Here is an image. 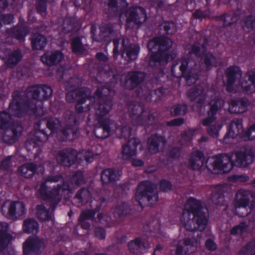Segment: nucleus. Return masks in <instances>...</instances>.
Returning a JSON list of instances; mask_svg holds the SVG:
<instances>
[{
	"mask_svg": "<svg viewBox=\"0 0 255 255\" xmlns=\"http://www.w3.org/2000/svg\"><path fill=\"white\" fill-rule=\"evenodd\" d=\"M254 154L250 148H243L236 151L232 157L228 155H220L209 157L206 162L208 170L214 174L228 173L233 165L242 167L252 163Z\"/></svg>",
	"mask_w": 255,
	"mask_h": 255,
	"instance_id": "f257e3e1",
	"label": "nucleus"
},
{
	"mask_svg": "<svg viewBox=\"0 0 255 255\" xmlns=\"http://www.w3.org/2000/svg\"><path fill=\"white\" fill-rule=\"evenodd\" d=\"M226 86L229 92L245 91L252 92L255 90V69L249 72L241 80L242 72L239 67H231L226 71Z\"/></svg>",
	"mask_w": 255,
	"mask_h": 255,
	"instance_id": "f03ea898",
	"label": "nucleus"
},
{
	"mask_svg": "<svg viewBox=\"0 0 255 255\" xmlns=\"http://www.w3.org/2000/svg\"><path fill=\"white\" fill-rule=\"evenodd\" d=\"M135 198L141 206H152L158 200L157 192L154 185L149 181L141 182L138 186Z\"/></svg>",
	"mask_w": 255,
	"mask_h": 255,
	"instance_id": "7ed1b4c3",
	"label": "nucleus"
},
{
	"mask_svg": "<svg viewBox=\"0 0 255 255\" xmlns=\"http://www.w3.org/2000/svg\"><path fill=\"white\" fill-rule=\"evenodd\" d=\"M171 45V40L165 37H157L151 40L148 44V49L151 51L158 47L160 51L156 54L150 56V64L154 66V65L152 63H166L167 61L169 59V57L167 56V51L165 50L169 48Z\"/></svg>",
	"mask_w": 255,
	"mask_h": 255,
	"instance_id": "20e7f679",
	"label": "nucleus"
},
{
	"mask_svg": "<svg viewBox=\"0 0 255 255\" xmlns=\"http://www.w3.org/2000/svg\"><path fill=\"white\" fill-rule=\"evenodd\" d=\"M10 116L5 112L0 113V128H5L3 135L4 141L9 144L15 142L20 135L22 126L17 122L10 123Z\"/></svg>",
	"mask_w": 255,
	"mask_h": 255,
	"instance_id": "39448f33",
	"label": "nucleus"
},
{
	"mask_svg": "<svg viewBox=\"0 0 255 255\" xmlns=\"http://www.w3.org/2000/svg\"><path fill=\"white\" fill-rule=\"evenodd\" d=\"M62 181V179L60 176L49 177L45 181L42 182L37 189L38 194L44 199L48 197H53L59 194L65 190H68L70 186L64 184L63 187H61L56 182Z\"/></svg>",
	"mask_w": 255,
	"mask_h": 255,
	"instance_id": "423d86ee",
	"label": "nucleus"
},
{
	"mask_svg": "<svg viewBox=\"0 0 255 255\" xmlns=\"http://www.w3.org/2000/svg\"><path fill=\"white\" fill-rule=\"evenodd\" d=\"M224 106V101L218 100L211 104L210 110L208 113L209 117L204 120L202 124L204 126H209L207 131L209 134L213 137L217 138L219 131L222 127V124L219 121H216L213 116Z\"/></svg>",
	"mask_w": 255,
	"mask_h": 255,
	"instance_id": "0eeeda50",
	"label": "nucleus"
},
{
	"mask_svg": "<svg viewBox=\"0 0 255 255\" xmlns=\"http://www.w3.org/2000/svg\"><path fill=\"white\" fill-rule=\"evenodd\" d=\"M181 223L188 231H193L197 229L202 231L206 228L207 219L206 215L201 212H200L199 216H195L194 213L183 212Z\"/></svg>",
	"mask_w": 255,
	"mask_h": 255,
	"instance_id": "6e6552de",
	"label": "nucleus"
},
{
	"mask_svg": "<svg viewBox=\"0 0 255 255\" xmlns=\"http://www.w3.org/2000/svg\"><path fill=\"white\" fill-rule=\"evenodd\" d=\"M1 212L7 218L17 220L25 214L26 208L22 202L7 201L2 206Z\"/></svg>",
	"mask_w": 255,
	"mask_h": 255,
	"instance_id": "1a4fd4ad",
	"label": "nucleus"
},
{
	"mask_svg": "<svg viewBox=\"0 0 255 255\" xmlns=\"http://www.w3.org/2000/svg\"><path fill=\"white\" fill-rule=\"evenodd\" d=\"M115 132H118L117 123L109 119L98 120V123L94 129V133L97 137L101 138H106Z\"/></svg>",
	"mask_w": 255,
	"mask_h": 255,
	"instance_id": "9d476101",
	"label": "nucleus"
},
{
	"mask_svg": "<svg viewBox=\"0 0 255 255\" xmlns=\"http://www.w3.org/2000/svg\"><path fill=\"white\" fill-rule=\"evenodd\" d=\"M90 91L88 89H82L69 92L66 95V100L68 102H76V110L78 112H84L86 110L81 105L83 104L86 99H89Z\"/></svg>",
	"mask_w": 255,
	"mask_h": 255,
	"instance_id": "9b49d317",
	"label": "nucleus"
},
{
	"mask_svg": "<svg viewBox=\"0 0 255 255\" xmlns=\"http://www.w3.org/2000/svg\"><path fill=\"white\" fill-rule=\"evenodd\" d=\"M94 99L98 103L95 107L96 115L99 117L106 116L112 108V102L99 91L96 92Z\"/></svg>",
	"mask_w": 255,
	"mask_h": 255,
	"instance_id": "f8f14e48",
	"label": "nucleus"
},
{
	"mask_svg": "<svg viewBox=\"0 0 255 255\" xmlns=\"http://www.w3.org/2000/svg\"><path fill=\"white\" fill-rule=\"evenodd\" d=\"M25 106L23 103L19 92H14L13 95L12 101L8 108L10 114L17 117H22L26 112Z\"/></svg>",
	"mask_w": 255,
	"mask_h": 255,
	"instance_id": "ddd939ff",
	"label": "nucleus"
},
{
	"mask_svg": "<svg viewBox=\"0 0 255 255\" xmlns=\"http://www.w3.org/2000/svg\"><path fill=\"white\" fill-rule=\"evenodd\" d=\"M249 196L250 193L249 191L242 189L238 191L236 194L235 200L236 212L240 216H244V214L243 213H240L237 209L245 210L249 203Z\"/></svg>",
	"mask_w": 255,
	"mask_h": 255,
	"instance_id": "4468645a",
	"label": "nucleus"
},
{
	"mask_svg": "<svg viewBox=\"0 0 255 255\" xmlns=\"http://www.w3.org/2000/svg\"><path fill=\"white\" fill-rule=\"evenodd\" d=\"M127 20L129 21L140 24L144 22L147 19L144 9L141 7L130 8L126 14Z\"/></svg>",
	"mask_w": 255,
	"mask_h": 255,
	"instance_id": "2eb2a0df",
	"label": "nucleus"
},
{
	"mask_svg": "<svg viewBox=\"0 0 255 255\" xmlns=\"http://www.w3.org/2000/svg\"><path fill=\"white\" fill-rule=\"evenodd\" d=\"M139 143V140L136 138H132L129 139L128 143L123 147V158L128 160L134 156L136 153L137 147Z\"/></svg>",
	"mask_w": 255,
	"mask_h": 255,
	"instance_id": "dca6fc26",
	"label": "nucleus"
},
{
	"mask_svg": "<svg viewBox=\"0 0 255 255\" xmlns=\"http://www.w3.org/2000/svg\"><path fill=\"white\" fill-rule=\"evenodd\" d=\"M76 152L72 150H62L58 152L56 159L57 162L66 166H70L76 159Z\"/></svg>",
	"mask_w": 255,
	"mask_h": 255,
	"instance_id": "f3484780",
	"label": "nucleus"
},
{
	"mask_svg": "<svg viewBox=\"0 0 255 255\" xmlns=\"http://www.w3.org/2000/svg\"><path fill=\"white\" fill-rule=\"evenodd\" d=\"M44 247V243L43 241L38 238H29L24 243L23 245V252L25 254L31 253L34 251H39L43 249Z\"/></svg>",
	"mask_w": 255,
	"mask_h": 255,
	"instance_id": "a211bd4d",
	"label": "nucleus"
},
{
	"mask_svg": "<svg viewBox=\"0 0 255 255\" xmlns=\"http://www.w3.org/2000/svg\"><path fill=\"white\" fill-rule=\"evenodd\" d=\"M29 91L32 93L31 96L33 99L40 100L48 98L51 96L52 93L51 88L47 86L31 87L29 89Z\"/></svg>",
	"mask_w": 255,
	"mask_h": 255,
	"instance_id": "6ab92c4d",
	"label": "nucleus"
},
{
	"mask_svg": "<svg viewBox=\"0 0 255 255\" xmlns=\"http://www.w3.org/2000/svg\"><path fill=\"white\" fill-rule=\"evenodd\" d=\"M128 43V40H123L124 50L122 56L127 61L134 60L137 58L139 51V47L135 45H129L127 46L126 44Z\"/></svg>",
	"mask_w": 255,
	"mask_h": 255,
	"instance_id": "aec40b11",
	"label": "nucleus"
},
{
	"mask_svg": "<svg viewBox=\"0 0 255 255\" xmlns=\"http://www.w3.org/2000/svg\"><path fill=\"white\" fill-rule=\"evenodd\" d=\"M200 239L198 241L195 239H186L184 241V246L182 248L179 246L177 247L176 253L177 254H192L197 249L198 242H200Z\"/></svg>",
	"mask_w": 255,
	"mask_h": 255,
	"instance_id": "412c9836",
	"label": "nucleus"
},
{
	"mask_svg": "<svg viewBox=\"0 0 255 255\" xmlns=\"http://www.w3.org/2000/svg\"><path fill=\"white\" fill-rule=\"evenodd\" d=\"M63 59V54L59 51L47 52L41 57L42 62L49 66L56 64L60 62Z\"/></svg>",
	"mask_w": 255,
	"mask_h": 255,
	"instance_id": "4be33fe9",
	"label": "nucleus"
},
{
	"mask_svg": "<svg viewBox=\"0 0 255 255\" xmlns=\"http://www.w3.org/2000/svg\"><path fill=\"white\" fill-rule=\"evenodd\" d=\"M165 140L162 136L152 135L148 138L147 148L150 154H155L159 151V147L164 144Z\"/></svg>",
	"mask_w": 255,
	"mask_h": 255,
	"instance_id": "5701e85b",
	"label": "nucleus"
},
{
	"mask_svg": "<svg viewBox=\"0 0 255 255\" xmlns=\"http://www.w3.org/2000/svg\"><path fill=\"white\" fill-rule=\"evenodd\" d=\"M185 210L184 212H188L190 214L194 213L195 216L200 215V212L204 214V211L206 209L203 208L201 203L193 198H190L187 201L185 206Z\"/></svg>",
	"mask_w": 255,
	"mask_h": 255,
	"instance_id": "b1692460",
	"label": "nucleus"
},
{
	"mask_svg": "<svg viewBox=\"0 0 255 255\" xmlns=\"http://www.w3.org/2000/svg\"><path fill=\"white\" fill-rule=\"evenodd\" d=\"M128 248L131 253L144 254L145 251L150 248L148 244H145L139 239L130 241L128 244Z\"/></svg>",
	"mask_w": 255,
	"mask_h": 255,
	"instance_id": "393cba45",
	"label": "nucleus"
},
{
	"mask_svg": "<svg viewBox=\"0 0 255 255\" xmlns=\"http://www.w3.org/2000/svg\"><path fill=\"white\" fill-rule=\"evenodd\" d=\"M204 160L205 157L202 152L195 151L190 156L188 165L193 169L199 170L203 166Z\"/></svg>",
	"mask_w": 255,
	"mask_h": 255,
	"instance_id": "a878e982",
	"label": "nucleus"
},
{
	"mask_svg": "<svg viewBox=\"0 0 255 255\" xmlns=\"http://www.w3.org/2000/svg\"><path fill=\"white\" fill-rule=\"evenodd\" d=\"M8 228L7 223L0 222V250L12 239V236L7 233Z\"/></svg>",
	"mask_w": 255,
	"mask_h": 255,
	"instance_id": "bb28decb",
	"label": "nucleus"
},
{
	"mask_svg": "<svg viewBox=\"0 0 255 255\" xmlns=\"http://www.w3.org/2000/svg\"><path fill=\"white\" fill-rule=\"evenodd\" d=\"M243 132L242 120L241 119H234L231 123L228 136L234 138Z\"/></svg>",
	"mask_w": 255,
	"mask_h": 255,
	"instance_id": "cd10ccee",
	"label": "nucleus"
},
{
	"mask_svg": "<svg viewBox=\"0 0 255 255\" xmlns=\"http://www.w3.org/2000/svg\"><path fill=\"white\" fill-rule=\"evenodd\" d=\"M247 109V104L241 100H231L229 104V110L232 113H243Z\"/></svg>",
	"mask_w": 255,
	"mask_h": 255,
	"instance_id": "c85d7f7f",
	"label": "nucleus"
},
{
	"mask_svg": "<svg viewBox=\"0 0 255 255\" xmlns=\"http://www.w3.org/2000/svg\"><path fill=\"white\" fill-rule=\"evenodd\" d=\"M120 176L119 171H116L112 169H107L103 172L101 175V180L103 183L107 184L116 181Z\"/></svg>",
	"mask_w": 255,
	"mask_h": 255,
	"instance_id": "c756f323",
	"label": "nucleus"
},
{
	"mask_svg": "<svg viewBox=\"0 0 255 255\" xmlns=\"http://www.w3.org/2000/svg\"><path fill=\"white\" fill-rule=\"evenodd\" d=\"M47 139L46 134L44 132V130L38 131L36 132V138L31 139L26 143V145L28 149H31L30 145H32L33 148H36L37 146H40L42 144L44 141Z\"/></svg>",
	"mask_w": 255,
	"mask_h": 255,
	"instance_id": "7c9ffc66",
	"label": "nucleus"
},
{
	"mask_svg": "<svg viewBox=\"0 0 255 255\" xmlns=\"http://www.w3.org/2000/svg\"><path fill=\"white\" fill-rule=\"evenodd\" d=\"M188 96L192 101L196 100L197 103L201 102L205 99L203 87L201 86H197L191 89L188 92Z\"/></svg>",
	"mask_w": 255,
	"mask_h": 255,
	"instance_id": "2f4dec72",
	"label": "nucleus"
},
{
	"mask_svg": "<svg viewBox=\"0 0 255 255\" xmlns=\"http://www.w3.org/2000/svg\"><path fill=\"white\" fill-rule=\"evenodd\" d=\"M39 228L37 222L34 219L29 218L24 220L23 225V229L26 233H37Z\"/></svg>",
	"mask_w": 255,
	"mask_h": 255,
	"instance_id": "473e14b6",
	"label": "nucleus"
},
{
	"mask_svg": "<svg viewBox=\"0 0 255 255\" xmlns=\"http://www.w3.org/2000/svg\"><path fill=\"white\" fill-rule=\"evenodd\" d=\"M31 43L34 49L40 50L45 46L47 43V40L44 36L37 34L34 35Z\"/></svg>",
	"mask_w": 255,
	"mask_h": 255,
	"instance_id": "72a5a7b5",
	"label": "nucleus"
},
{
	"mask_svg": "<svg viewBox=\"0 0 255 255\" xmlns=\"http://www.w3.org/2000/svg\"><path fill=\"white\" fill-rule=\"evenodd\" d=\"M36 166L32 163L25 164L20 166L18 171L21 175L26 178L31 177L34 174Z\"/></svg>",
	"mask_w": 255,
	"mask_h": 255,
	"instance_id": "f704fd0d",
	"label": "nucleus"
},
{
	"mask_svg": "<svg viewBox=\"0 0 255 255\" xmlns=\"http://www.w3.org/2000/svg\"><path fill=\"white\" fill-rule=\"evenodd\" d=\"M36 214L38 218L42 221H48L52 219V213L42 205L37 206Z\"/></svg>",
	"mask_w": 255,
	"mask_h": 255,
	"instance_id": "c9c22d12",
	"label": "nucleus"
},
{
	"mask_svg": "<svg viewBox=\"0 0 255 255\" xmlns=\"http://www.w3.org/2000/svg\"><path fill=\"white\" fill-rule=\"evenodd\" d=\"M73 51L77 54H84L86 51L85 46L82 43L79 38H76L73 40L72 43Z\"/></svg>",
	"mask_w": 255,
	"mask_h": 255,
	"instance_id": "e433bc0d",
	"label": "nucleus"
},
{
	"mask_svg": "<svg viewBox=\"0 0 255 255\" xmlns=\"http://www.w3.org/2000/svg\"><path fill=\"white\" fill-rule=\"evenodd\" d=\"M145 75L142 72H132L127 76V79L130 80V82L134 84H137L144 79Z\"/></svg>",
	"mask_w": 255,
	"mask_h": 255,
	"instance_id": "4c0bfd02",
	"label": "nucleus"
},
{
	"mask_svg": "<svg viewBox=\"0 0 255 255\" xmlns=\"http://www.w3.org/2000/svg\"><path fill=\"white\" fill-rule=\"evenodd\" d=\"M222 186L217 187L214 190V193L212 196V201L215 204H222L223 203L224 199L222 193L221 192Z\"/></svg>",
	"mask_w": 255,
	"mask_h": 255,
	"instance_id": "58836bf2",
	"label": "nucleus"
},
{
	"mask_svg": "<svg viewBox=\"0 0 255 255\" xmlns=\"http://www.w3.org/2000/svg\"><path fill=\"white\" fill-rule=\"evenodd\" d=\"M242 26L245 31H250L252 30L255 26V18L252 16H249L245 18L243 22Z\"/></svg>",
	"mask_w": 255,
	"mask_h": 255,
	"instance_id": "ea45409f",
	"label": "nucleus"
},
{
	"mask_svg": "<svg viewBox=\"0 0 255 255\" xmlns=\"http://www.w3.org/2000/svg\"><path fill=\"white\" fill-rule=\"evenodd\" d=\"M248 226L245 223H242L233 228L231 230L232 235H240L242 236L247 232Z\"/></svg>",
	"mask_w": 255,
	"mask_h": 255,
	"instance_id": "a19ab883",
	"label": "nucleus"
},
{
	"mask_svg": "<svg viewBox=\"0 0 255 255\" xmlns=\"http://www.w3.org/2000/svg\"><path fill=\"white\" fill-rule=\"evenodd\" d=\"M187 111V106L185 104H177L173 106L171 109V113L173 116L185 114Z\"/></svg>",
	"mask_w": 255,
	"mask_h": 255,
	"instance_id": "79ce46f5",
	"label": "nucleus"
},
{
	"mask_svg": "<svg viewBox=\"0 0 255 255\" xmlns=\"http://www.w3.org/2000/svg\"><path fill=\"white\" fill-rule=\"evenodd\" d=\"M237 19V15L233 13H228L222 17V20L225 26L230 25L236 22Z\"/></svg>",
	"mask_w": 255,
	"mask_h": 255,
	"instance_id": "37998d69",
	"label": "nucleus"
},
{
	"mask_svg": "<svg viewBox=\"0 0 255 255\" xmlns=\"http://www.w3.org/2000/svg\"><path fill=\"white\" fill-rule=\"evenodd\" d=\"M21 59V54L19 51H16L10 56L7 63L10 66L17 64Z\"/></svg>",
	"mask_w": 255,
	"mask_h": 255,
	"instance_id": "c03bdc74",
	"label": "nucleus"
},
{
	"mask_svg": "<svg viewBox=\"0 0 255 255\" xmlns=\"http://www.w3.org/2000/svg\"><path fill=\"white\" fill-rule=\"evenodd\" d=\"M117 128L118 132H115L118 135H121L124 137H128L130 135L131 129L127 125L123 126H119L117 124Z\"/></svg>",
	"mask_w": 255,
	"mask_h": 255,
	"instance_id": "a18cd8bd",
	"label": "nucleus"
},
{
	"mask_svg": "<svg viewBox=\"0 0 255 255\" xmlns=\"http://www.w3.org/2000/svg\"><path fill=\"white\" fill-rule=\"evenodd\" d=\"M76 198L82 202H86L90 198V194L87 189H82L78 192Z\"/></svg>",
	"mask_w": 255,
	"mask_h": 255,
	"instance_id": "49530a36",
	"label": "nucleus"
},
{
	"mask_svg": "<svg viewBox=\"0 0 255 255\" xmlns=\"http://www.w3.org/2000/svg\"><path fill=\"white\" fill-rule=\"evenodd\" d=\"M47 127L52 132H53L60 127V121L57 119L51 118L48 121Z\"/></svg>",
	"mask_w": 255,
	"mask_h": 255,
	"instance_id": "de8ad7c7",
	"label": "nucleus"
},
{
	"mask_svg": "<svg viewBox=\"0 0 255 255\" xmlns=\"http://www.w3.org/2000/svg\"><path fill=\"white\" fill-rule=\"evenodd\" d=\"M129 110L131 115L139 118L142 111V107L139 104L131 105L129 107Z\"/></svg>",
	"mask_w": 255,
	"mask_h": 255,
	"instance_id": "09e8293b",
	"label": "nucleus"
},
{
	"mask_svg": "<svg viewBox=\"0 0 255 255\" xmlns=\"http://www.w3.org/2000/svg\"><path fill=\"white\" fill-rule=\"evenodd\" d=\"M255 251V240H253L249 243L241 250L244 254H252Z\"/></svg>",
	"mask_w": 255,
	"mask_h": 255,
	"instance_id": "8fccbe9b",
	"label": "nucleus"
},
{
	"mask_svg": "<svg viewBox=\"0 0 255 255\" xmlns=\"http://www.w3.org/2000/svg\"><path fill=\"white\" fill-rule=\"evenodd\" d=\"M94 154L93 153L89 151H83L81 153L78 154H76V158H79L81 159L84 158L87 162H91L93 158Z\"/></svg>",
	"mask_w": 255,
	"mask_h": 255,
	"instance_id": "3c124183",
	"label": "nucleus"
},
{
	"mask_svg": "<svg viewBox=\"0 0 255 255\" xmlns=\"http://www.w3.org/2000/svg\"><path fill=\"white\" fill-rule=\"evenodd\" d=\"M164 30L170 34H174L176 31V26L173 22H165L163 24Z\"/></svg>",
	"mask_w": 255,
	"mask_h": 255,
	"instance_id": "603ef678",
	"label": "nucleus"
},
{
	"mask_svg": "<svg viewBox=\"0 0 255 255\" xmlns=\"http://www.w3.org/2000/svg\"><path fill=\"white\" fill-rule=\"evenodd\" d=\"M128 205L126 203H122L117 206L114 209V214L120 216L122 215L127 209Z\"/></svg>",
	"mask_w": 255,
	"mask_h": 255,
	"instance_id": "864d4df0",
	"label": "nucleus"
},
{
	"mask_svg": "<svg viewBox=\"0 0 255 255\" xmlns=\"http://www.w3.org/2000/svg\"><path fill=\"white\" fill-rule=\"evenodd\" d=\"M112 34L111 29L109 27H102L101 29L100 36L102 40L106 39Z\"/></svg>",
	"mask_w": 255,
	"mask_h": 255,
	"instance_id": "5fc2aeb1",
	"label": "nucleus"
},
{
	"mask_svg": "<svg viewBox=\"0 0 255 255\" xmlns=\"http://www.w3.org/2000/svg\"><path fill=\"white\" fill-rule=\"evenodd\" d=\"M215 60L216 59L215 57L211 54L207 55L206 57H204V61L207 66V68H208L209 66L212 64L216 66V64L215 63Z\"/></svg>",
	"mask_w": 255,
	"mask_h": 255,
	"instance_id": "6e6d98bb",
	"label": "nucleus"
},
{
	"mask_svg": "<svg viewBox=\"0 0 255 255\" xmlns=\"http://www.w3.org/2000/svg\"><path fill=\"white\" fill-rule=\"evenodd\" d=\"M72 182L77 185H80L83 182V176L81 172H77L73 175L72 178Z\"/></svg>",
	"mask_w": 255,
	"mask_h": 255,
	"instance_id": "4d7b16f0",
	"label": "nucleus"
},
{
	"mask_svg": "<svg viewBox=\"0 0 255 255\" xmlns=\"http://www.w3.org/2000/svg\"><path fill=\"white\" fill-rule=\"evenodd\" d=\"M247 137H245V139H255V125L252 126L249 130L246 133Z\"/></svg>",
	"mask_w": 255,
	"mask_h": 255,
	"instance_id": "13d9d810",
	"label": "nucleus"
},
{
	"mask_svg": "<svg viewBox=\"0 0 255 255\" xmlns=\"http://www.w3.org/2000/svg\"><path fill=\"white\" fill-rule=\"evenodd\" d=\"M160 187L163 191L167 192L172 189V185L168 181L163 180L160 182Z\"/></svg>",
	"mask_w": 255,
	"mask_h": 255,
	"instance_id": "bf43d9fd",
	"label": "nucleus"
},
{
	"mask_svg": "<svg viewBox=\"0 0 255 255\" xmlns=\"http://www.w3.org/2000/svg\"><path fill=\"white\" fill-rule=\"evenodd\" d=\"M184 123V121L181 118H178L171 120L167 123L168 125L171 126H179Z\"/></svg>",
	"mask_w": 255,
	"mask_h": 255,
	"instance_id": "052dcab7",
	"label": "nucleus"
},
{
	"mask_svg": "<svg viewBox=\"0 0 255 255\" xmlns=\"http://www.w3.org/2000/svg\"><path fill=\"white\" fill-rule=\"evenodd\" d=\"M192 62L193 61L192 60L189 61L187 60H183L180 66V70L182 72L184 71L188 66H191Z\"/></svg>",
	"mask_w": 255,
	"mask_h": 255,
	"instance_id": "680f3d73",
	"label": "nucleus"
},
{
	"mask_svg": "<svg viewBox=\"0 0 255 255\" xmlns=\"http://www.w3.org/2000/svg\"><path fill=\"white\" fill-rule=\"evenodd\" d=\"M206 247L207 249L210 251H214L217 249V245L211 240H208L206 242Z\"/></svg>",
	"mask_w": 255,
	"mask_h": 255,
	"instance_id": "e2e57ef3",
	"label": "nucleus"
},
{
	"mask_svg": "<svg viewBox=\"0 0 255 255\" xmlns=\"http://www.w3.org/2000/svg\"><path fill=\"white\" fill-rule=\"evenodd\" d=\"M96 235L97 237L101 239H103L105 238V230L101 228L96 229Z\"/></svg>",
	"mask_w": 255,
	"mask_h": 255,
	"instance_id": "0e129e2a",
	"label": "nucleus"
},
{
	"mask_svg": "<svg viewBox=\"0 0 255 255\" xmlns=\"http://www.w3.org/2000/svg\"><path fill=\"white\" fill-rule=\"evenodd\" d=\"M93 215H94V214L93 213V212H92L91 211H89L88 212H83L81 214V215L80 217L79 220H83L84 219H88V218L93 217Z\"/></svg>",
	"mask_w": 255,
	"mask_h": 255,
	"instance_id": "69168bd1",
	"label": "nucleus"
},
{
	"mask_svg": "<svg viewBox=\"0 0 255 255\" xmlns=\"http://www.w3.org/2000/svg\"><path fill=\"white\" fill-rule=\"evenodd\" d=\"M132 164L134 166H141L143 165V162L139 159H134L132 160Z\"/></svg>",
	"mask_w": 255,
	"mask_h": 255,
	"instance_id": "338daca9",
	"label": "nucleus"
},
{
	"mask_svg": "<svg viewBox=\"0 0 255 255\" xmlns=\"http://www.w3.org/2000/svg\"><path fill=\"white\" fill-rule=\"evenodd\" d=\"M97 58L100 61H106L108 59L107 57L102 53H98L96 54Z\"/></svg>",
	"mask_w": 255,
	"mask_h": 255,
	"instance_id": "774afa93",
	"label": "nucleus"
}]
</instances>
